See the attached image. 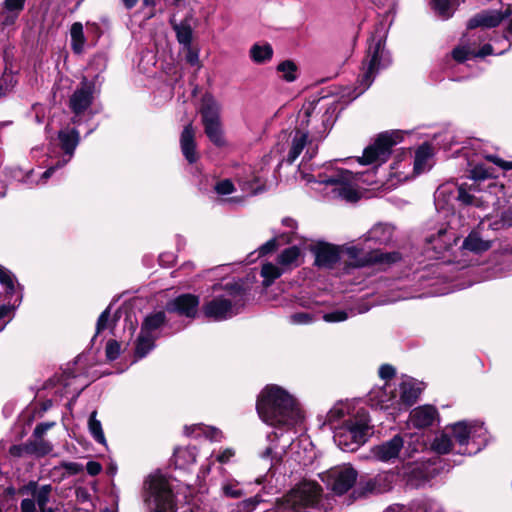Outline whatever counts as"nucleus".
<instances>
[{"mask_svg":"<svg viewBox=\"0 0 512 512\" xmlns=\"http://www.w3.org/2000/svg\"><path fill=\"white\" fill-rule=\"evenodd\" d=\"M256 409L261 420L275 428L267 436L268 446L259 454L273 467L282 460L287 448L296 446L293 430L302 422L303 415L294 396L278 385L262 389Z\"/></svg>","mask_w":512,"mask_h":512,"instance_id":"1","label":"nucleus"},{"mask_svg":"<svg viewBox=\"0 0 512 512\" xmlns=\"http://www.w3.org/2000/svg\"><path fill=\"white\" fill-rule=\"evenodd\" d=\"M326 424L333 429V438L343 451H355L372 434L367 411L353 401H339L327 412Z\"/></svg>","mask_w":512,"mask_h":512,"instance_id":"2","label":"nucleus"},{"mask_svg":"<svg viewBox=\"0 0 512 512\" xmlns=\"http://www.w3.org/2000/svg\"><path fill=\"white\" fill-rule=\"evenodd\" d=\"M362 177V174H354L349 170L329 165L317 175L306 176V179L309 183L324 185V191L332 198L356 201L358 199L356 183Z\"/></svg>","mask_w":512,"mask_h":512,"instance_id":"3","label":"nucleus"},{"mask_svg":"<svg viewBox=\"0 0 512 512\" xmlns=\"http://www.w3.org/2000/svg\"><path fill=\"white\" fill-rule=\"evenodd\" d=\"M221 288L223 292L215 295L203 306L205 316L216 321L233 317L245 304V292L238 283L228 282L224 286L216 284L213 292H218Z\"/></svg>","mask_w":512,"mask_h":512,"instance_id":"4","label":"nucleus"},{"mask_svg":"<svg viewBox=\"0 0 512 512\" xmlns=\"http://www.w3.org/2000/svg\"><path fill=\"white\" fill-rule=\"evenodd\" d=\"M315 108L314 103H308L298 114V125L291 133L287 146L286 161L289 164L294 163L303 151L304 161L311 160L317 153V145L309 138L311 131L308 129Z\"/></svg>","mask_w":512,"mask_h":512,"instance_id":"5","label":"nucleus"},{"mask_svg":"<svg viewBox=\"0 0 512 512\" xmlns=\"http://www.w3.org/2000/svg\"><path fill=\"white\" fill-rule=\"evenodd\" d=\"M389 63L390 57L385 50L383 36L373 37L362 63L353 98L364 93L373 83L379 70L388 66Z\"/></svg>","mask_w":512,"mask_h":512,"instance_id":"6","label":"nucleus"},{"mask_svg":"<svg viewBox=\"0 0 512 512\" xmlns=\"http://www.w3.org/2000/svg\"><path fill=\"white\" fill-rule=\"evenodd\" d=\"M341 256L347 262V268H359L368 265H391L401 259V255L397 251L382 252L379 249H373L371 245L364 246L345 245L341 247Z\"/></svg>","mask_w":512,"mask_h":512,"instance_id":"7","label":"nucleus"},{"mask_svg":"<svg viewBox=\"0 0 512 512\" xmlns=\"http://www.w3.org/2000/svg\"><path fill=\"white\" fill-rule=\"evenodd\" d=\"M454 441L459 445V453H465L469 444L474 445V452L482 450L489 442L490 435L484 423L477 420L458 421L447 426Z\"/></svg>","mask_w":512,"mask_h":512,"instance_id":"8","label":"nucleus"},{"mask_svg":"<svg viewBox=\"0 0 512 512\" xmlns=\"http://www.w3.org/2000/svg\"><path fill=\"white\" fill-rule=\"evenodd\" d=\"M144 500L150 512H175L172 489L162 475L153 474L148 477Z\"/></svg>","mask_w":512,"mask_h":512,"instance_id":"9","label":"nucleus"},{"mask_svg":"<svg viewBox=\"0 0 512 512\" xmlns=\"http://www.w3.org/2000/svg\"><path fill=\"white\" fill-rule=\"evenodd\" d=\"M20 493L27 496L21 501L22 512H58V508L54 506V489L50 484L30 482Z\"/></svg>","mask_w":512,"mask_h":512,"instance_id":"10","label":"nucleus"},{"mask_svg":"<svg viewBox=\"0 0 512 512\" xmlns=\"http://www.w3.org/2000/svg\"><path fill=\"white\" fill-rule=\"evenodd\" d=\"M222 105L211 95H205L200 108L202 124L209 140L218 147L226 145L221 123Z\"/></svg>","mask_w":512,"mask_h":512,"instance_id":"11","label":"nucleus"},{"mask_svg":"<svg viewBox=\"0 0 512 512\" xmlns=\"http://www.w3.org/2000/svg\"><path fill=\"white\" fill-rule=\"evenodd\" d=\"M403 135L400 131L385 132L380 134L375 141L364 149L363 156L357 161L362 165H374L375 167L384 163L394 145L401 142Z\"/></svg>","mask_w":512,"mask_h":512,"instance_id":"12","label":"nucleus"},{"mask_svg":"<svg viewBox=\"0 0 512 512\" xmlns=\"http://www.w3.org/2000/svg\"><path fill=\"white\" fill-rule=\"evenodd\" d=\"M165 321L164 311L153 312L144 318L135 347V356L138 359L145 357L153 350L155 340L160 336V331Z\"/></svg>","mask_w":512,"mask_h":512,"instance_id":"13","label":"nucleus"},{"mask_svg":"<svg viewBox=\"0 0 512 512\" xmlns=\"http://www.w3.org/2000/svg\"><path fill=\"white\" fill-rule=\"evenodd\" d=\"M357 471L350 465L333 467L320 475L323 483L336 495L348 492L356 483Z\"/></svg>","mask_w":512,"mask_h":512,"instance_id":"14","label":"nucleus"},{"mask_svg":"<svg viewBox=\"0 0 512 512\" xmlns=\"http://www.w3.org/2000/svg\"><path fill=\"white\" fill-rule=\"evenodd\" d=\"M58 139L60 142L61 149L64 151L63 157L57 161L56 164L50 166L43 174L41 179L45 182L52 174L62 167H64L73 157L74 151L79 144L80 136L79 132L74 128H66L60 130L58 133Z\"/></svg>","mask_w":512,"mask_h":512,"instance_id":"15","label":"nucleus"},{"mask_svg":"<svg viewBox=\"0 0 512 512\" xmlns=\"http://www.w3.org/2000/svg\"><path fill=\"white\" fill-rule=\"evenodd\" d=\"M96 93L95 83L83 78L69 99V107L75 115L85 112L94 100Z\"/></svg>","mask_w":512,"mask_h":512,"instance_id":"16","label":"nucleus"},{"mask_svg":"<svg viewBox=\"0 0 512 512\" xmlns=\"http://www.w3.org/2000/svg\"><path fill=\"white\" fill-rule=\"evenodd\" d=\"M423 390V383L409 376H402L397 387L396 394L400 410L413 405Z\"/></svg>","mask_w":512,"mask_h":512,"instance_id":"17","label":"nucleus"},{"mask_svg":"<svg viewBox=\"0 0 512 512\" xmlns=\"http://www.w3.org/2000/svg\"><path fill=\"white\" fill-rule=\"evenodd\" d=\"M396 386L390 383L377 390H373L370 394V400L373 404L383 410H391V414L400 412V406L397 399Z\"/></svg>","mask_w":512,"mask_h":512,"instance_id":"18","label":"nucleus"},{"mask_svg":"<svg viewBox=\"0 0 512 512\" xmlns=\"http://www.w3.org/2000/svg\"><path fill=\"white\" fill-rule=\"evenodd\" d=\"M403 439L401 436L396 435L392 439L385 441L371 449L372 456L382 462H389L399 456L403 448Z\"/></svg>","mask_w":512,"mask_h":512,"instance_id":"19","label":"nucleus"},{"mask_svg":"<svg viewBox=\"0 0 512 512\" xmlns=\"http://www.w3.org/2000/svg\"><path fill=\"white\" fill-rule=\"evenodd\" d=\"M199 298L192 294H183L167 304V311L194 318L198 311Z\"/></svg>","mask_w":512,"mask_h":512,"instance_id":"20","label":"nucleus"},{"mask_svg":"<svg viewBox=\"0 0 512 512\" xmlns=\"http://www.w3.org/2000/svg\"><path fill=\"white\" fill-rule=\"evenodd\" d=\"M341 248L321 243L315 248V263L320 267L330 268L341 258Z\"/></svg>","mask_w":512,"mask_h":512,"instance_id":"21","label":"nucleus"},{"mask_svg":"<svg viewBox=\"0 0 512 512\" xmlns=\"http://www.w3.org/2000/svg\"><path fill=\"white\" fill-rule=\"evenodd\" d=\"M437 415L435 407L431 405L419 406L411 411L409 423L416 428H425L433 424Z\"/></svg>","mask_w":512,"mask_h":512,"instance_id":"22","label":"nucleus"},{"mask_svg":"<svg viewBox=\"0 0 512 512\" xmlns=\"http://www.w3.org/2000/svg\"><path fill=\"white\" fill-rule=\"evenodd\" d=\"M393 232L394 229L389 224H376L364 235L363 242L364 244L386 245L392 240Z\"/></svg>","mask_w":512,"mask_h":512,"instance_id":"23","label":"nucleus"},{"mask_svg":"<svg viewBox=\"0 0 512 512\" xmlns=\"http://www.w3.org/2000/svg\"><path fill=\"white\" fill-rule=\"evenodd\" d=\"M282 225L287 228V231L281 233L278 237H276V238L268 241L266 244H264L260 248V253L262 255L272 251L275 248L277 241L283 240L286 243H291L298 239L297 233L295 232L298 225L294 219L284 218L282 220Z\"/></svg>","mask_w":512,"mask_h":512,"instance_id":"24","label":"nucleus"},{"mask_svg":"<svg viewBox=\"0 0 512 512\" xmlns=\"http://www.w3.org/2000/svg\"><path fill=\"white\" fill-rule=\"evenodd\" d=\"M510 15V11L507 9L505 14H501L497 11L482 12L471 18L467 24L469 29L477 27L492 28L496 27L505 17Z\"/></svg>","mask_w":512,"mask_h":512,"instance_id":"25","label":"nucleus"},{"mask_svg":"<svg viewBox=\"0 0 512 512\" xmlns=\"http://www.w3.org/2000/svg\"><path fill=\"white\" fill-rule=\"evenodd\" d=\"M195 133L196 132L192 124H188L184 127L180 137L182 153L189 163H194L198 159V154L196 152Z\"/></svg>","mask_w":512,"mask_h":512,"instance_id":"26","label":"nucleus"},{"mask_svg":"<svg viewBox=\"0 0 512 512\" xmlns=\"http://www.w3.org/2000/svg\"><path fill=\"white\" fill-rule=\"evenodd\" d=\"M456 199V186L446 183L438 187L434 194L435 207L438 211L452 209V201Z\"/></svg>","mask_w":512,"mask_h":512,"instance_id":"27","label":"nucleus"},{"mask_svg":"<svg viewBox=\"0 0 512 512\" xmlns=\"http://www.w3.org/2000/svg\"><path fill=\"white\" fill-rule=\"evenodd\" d=\"M184 433L185 435L194 438L203 436L212 442H220L224 438L221 430L216 427L207 426L204 424H192L190 426H185Z\"/></svg>","mask_w":512,"mask_h":512,"instance_id":"28","label":"nucleus"},{"mask_svg":"<svg viewBox=\"0 0 512 512\" xmlns=\"http://www.w3.org/2000/svg\"><path fill=\"white\" fill-rule=\"evenodd\" d=\"M428 242L437 253H442L456 243V236L446 229H440L436 236L429 237Z\"/></svg>","mask_w":512,"mask_h":512,"instance_id":"29","label":"nucleus"},{"mask_svg":"<svg viewBox=\"0 0 512 512\" xmlns=\"http://www.w3.org/2000/svg\"><path fill=\"white\" fill-rule=\"evenodd\" d=\"M273 48L269 43H255L249 50V57L255 64H265L273 57Z\"/></svg>","mask_w":512,"mask_h":512,"instance_id":"30","label":"nucleus"},{"mask_svg":"<svg viewBox=\"0 0 512 512\" xmlns=\"http://www.w3.org/2000/svg\"><path fill=\"white\" fill-rule=\"evenodd\" d=\"M431 157H432V149L429 145L420 146L416 153L414 159V171L417 174H420L431 167Z\"/></svg>","mask_w":512,"mask_h":512,"instance_id":"31","label":"nucleus"},{"mask_svg":"<svg viewBox=\"0 0 512 512\" xmlns=\"http://www.w3.org/2000/svg\"><path fill=\"white\" fill-rule=\"evenodd\" d=\"M394 475L382 473L367 482L366 489L369 492L383 493L391 489Z\"/></svg>","mask_w":512,"mask_h":512,"instance_id":"32","label":"nucleus"},{"mask_svg":"<svg viewBox=\"0 0 512 512\" xmlns=\"http://www.w3.org/2000/svg\"><path fill=\"white\" fill-rule=\"evenodd\" d=\"M491 241L481 238L478 232H471L463 242V248L475 253H482L489 250Z\"/></svg>","mask_w":512,"mask_h":512,"instance_id":"33","label":"nucleus"},{"mask_svg":"<svg viewBox=\"0 0 512 512\" xmlns=\"http://www.w3.org/2000/svg\"><path fill=\"white\" fill-rule=\"evenodd\" d=\"M453 438L451 433L447 431V426L439 435H437L432 443V449L439 454H446L453 450Z\"/></svg>","mask_w":512,"mask_h":512,"instance_id":"34","label":"nucleus"},{"mask_svg":"<svg viewBox=\"0 0 512 512\" xmlns=\"http://www.w3.org/2000/svg\"><path fill=\"white\" fill-rule=\"evenodd\" d=\"M300 249L297 246H291L278 256V264L284 269H289L292 266L299 264Z\"/></svg>","mask_w":512,"mask_h":512,"instance_id":"35","label":"nucleus"},{"mask_svg":"<svg viewBox=\"0 0 512 512\" xmlns=\"http://www.w3.org/2000/svg\"><path fill=\"white\" fill-rule=\"evenodd\" d=\"M197 452L194 447H181L177 448L174 452V459L176 465L185 467L193 464L196 461Z\"/></svg>","mask_w":512,"mask_h":512,"instance_id":"36","label":"nucleus"},{"mask_svg":"<svg viewBox=\"0 0 512 512\" xmlns=\"http://www.w3.org/2000/svg\"><path fill=\"white\" fill-rule=\"evenodd\" d=\"M30 456L40 458L50 454L53 450V445L44 440L43 438H35L28 441Z\"/></svg>","mask_w":512,"mask_h":512,"instance_id":"37","label":"nucleus"},{"mask_svg":"<svg viewBox=\"0 0 512 512\" xmlns=\"http://www.w3.org/2000/svg\"><path fill=\"white\" fill-rule=\"evenodd\" d=\"M456 5V0H431L432 9L443 19L452 16Z\"/></svg>","mask_w":512,"mask_h":512,"instance_id":"38","label":"nucleus"},{"mask_svg":"<svg viewBox=\"0 0 512 512\" xmlns=\"http://www.w3.org/2000/svg\"><path fill=\"white\" fill-rule=\"evenodd\" d=\"M221 494L227 498L238 499L244 495V491L237 480L227 479L221 484Z\"/></svg>","mask_w":512,"mask_h":512,"instance_id":"39","label":"nucleus"},{"mask_svg":"<svg viewBox=\"0 0 512 512\" xmlns=\"http://www.w3.org/2000/svg\"><path fill=\"white\" fill-rule=\"evenodd\" d=\"M178 42L184 47H189L192 42V28L186 21L173 26Z\"/></svg>","mask_w":512,"mask_h":512,"instance_id":"40","label":"nucleus"},{"mask_svg":"<svg viewBox=\"0 0 512 512\" xmlns=\"http://www.w3.org/2000/svg\"><path fill=\"white\" fill-rule=\"evenodd\" d=\"M70 35L72 41V49L75 53H81L83 51L85 43L82 24L79 22L74 23L71 27Z\"/></svg>","mask_w":512,"mask_h":512,"instance_id":"41","label":"nucleus"},{"mask_svg":"<svg viewBox=\"0 0 512 512\" xmlns=\"http://www.w3.org/2000/svg\"><path fill=\"white\" fill-rule=\"evenodd\" d=\"M284 271L285 270L282 267H278L275 264H264L261 269V276L264 278V286H270L275 279L279 278L284 273Z\"/></svg>","mask_w":512,"mask_h":512,"instance_id":"42","label":"nucleus"},{"mask_svg":"<svg viewBox=\"0 0 512 512\" xmlns=\"http://www.w3.org/2000/svg\"><path fill=\"white\" fill-rule=\"evenodd\" d=\"M97 412L93 411L88 420V428L92 437L100 444L106 445V438L101 422L96 418Z\"/></svg>","mask_w":512,"mask_h":512,"instance_id":"43","label":"nucleus"},{"mask_svg":"<svg viewBox=\"0 0 512 512\" xmlns=\"http://www.w3.org/2000/svg\"><path fill=\"white\" fill-rule=\"evenodd\" d=\"M277 71L281 73V77L287 82H293L297 79V66L291 60L279 63Z\"/></svg>","mask_w":512,"mask_h":512,"instance_id":"44","label":"nucleus"},{"mask_svg":"<svg viewBox=\"0 0 512 512\" xmlns=\"http://www.w3.org/2000/svg\"><path fill=\"white\" fill-rule=\"evenodd\" d=\"M472 190H476V188L470 186L467 190L463 185L458 187L456 186V199L464 205L478 206L479 203L477 199L470 193Z\"/></svg>","mask_w":512,"mask_h":512,"instance_id":"45","label":"nucleus"},{"mask_svg":"<svg viewBox=\"0 0 512 512\" xmlns=\"http://www.w3.org/2000/svg\"><path fill=\"white\" fill-rule=\"evenodd\" d=\"M0 283L5 288L7 294L16 292L17 283L10 271L0 266Z\"/></svg>","mask_w":512,"mask_h":512,"instance_id":"46","label":"nucleus"},{"mask_svg":"<svg viewBox=\"0 0 512 512\" xmlns=\"http://www.w3.org/2000/svg\"><path fill=\"white\" fill-rule=\"evenodd\" d=\"M492 177H494V170L483 164H478L471 170V178L474 180H484Z\"/></svg>","mask_w":512,"mask_h":512,"instance_id":"47","label":"nucleus"},{"mask_svg":"<svg viewBox=\"0 0 512 512\" xmlns=\"http://www.w3.org/2000/svg\"><path fill=\"white\" fill-rule=\"evenodd\" d=\"M236 450L232 447L221 448L216 454L215 459L220 464H227L235 457Z\"/></svg>","mask_w":512,"mask_h":512,"instance_id":"48","label":"nucleus"},{"mask_svg":"<svg viewBox=\"0 0 512 512\" xmlns=\"http://www.w3.org/2000/svg\"><path fill=\"white\" fill-rule=\"evenodd\" d=\"M349 317L348 313L344 310H335L332 312L325 313L323 320L329 323L343 322Z\"/></svg>","mask_w":512,"mask_h":512,"instance_id":"49","label":"nucleus"},{"mask_svg":"<svg viewBox=\"0 0 512 512\" xmlns=\"http://www.w3.org/2000/svg\"><path fill=\"white\" fill-rule=\"evenodd\" d=\"M26 0H4L3 7L6 11L17 16L24 8Z\"/></svg>","mask_w":512,"mask_h":512,"instance_id":"50","label":"nucleus"},{"mask_svg":"<svg viewBox=\"0 0 512 512\" xmlns=\"http://www.w3.org/2000/svg\"><path fill=\"white\" fill-rule=\"evenodd\" d=\"M399 167L400 164L398 162L392 165L391 169L393 172L391 173V177L389 179V187L395 186L397 183H400L407 179L406 173L403 171H399Z\"/></svg>","mask_w":512,"mask_h":512,"instance_id":"51","label":"nucleus"},{"mask_svg":"<svg viewBox=\"0 0 512 512\" xmlns=\"http://www.w3.org/2000/svg\"><path fill=\"white\" fill-rule=\"evenodd\" d=\"M76 499L81 504H88L89 506L93 507L92 503V493L90 490L86 487H78L76 489Z\"/></svg>","mask_w":512,"mask_h":512,"instance_id":"52","label":"nucleus"},{"mask_svg":"<svg viewBox=\"0 0 512 512\" xmlns=\"http://www.w3.org/2000/svg\"><path fill=\"white\" fill-rule=\"evenodd\" d=\"M452 55L456 61L463 62L470 57H474V51L465 46H460L453 50Z\"/></svg>","mask_w":512,"mask_h":512,"instance_id":"53","label":"nucleus"},{"mask_svg":"<svg viewBox=\"0 0 512 512\" xmlns=\"http://www.w3.org/2000/svg\"><path fill=\"white\" fill-rule=\"evenodd\" d=\"M290 321L293 324H300V325L310 324L313 322V316L306 312H298V313H294L290 316Z\"/></svg>","mask_w":512,"mask_h":512,"instance_id":"54","label":"nucleus"},{"mask_svg":"<svg viewBox=\"0 0 512 512\" xmlns=\"http://www.w3.org/2000/svg\"><path fill=\"white\" fill-rule=\"evenodd\" d=\"M215 191L219 195H228V194H231L232 192H234V185L230 180L225 179V180L219 181L215 185Z\"/></svg>","mask_w":512,"mask_h":512,"instance_id":"55","label":"nucleus"},{"mask_svg":"<svg viewBox=\"0 0 512 512\" xmlns=\"http://www.w3.org/2000/svg\"><path fill=\"white\" fill-rule=\"evenodd\" d=\"M9 454L13 457L30 456L28 442H26L25 444L11 446L9 449Z\"/></svg>","mask_w":512,"mask_h":512,"instance_id":"56","label":"nucleus"},{"mask_svg":"<svg viewBox=\"0 0 512 512\" xmlns=\"http://www.w3.org/2000/svg\"><path fill=\"white\" fill-rule=\"evenodd\" d=\"M120 354V344L116 340H110L106 345V356L109 360H115Z\"/></svg>","mask_w":512,"mask_h":512,"instance_id":"57","label":"nucleus"},{"mask_svg":"<svg viewBox=\"0 0 512 512\" xmlns=\"http://www.w3.org/2000/svg\"><path fill=\"white\" fill-rule=\"evenodd\" d=\"M15 83L13 81L12 77H3L0 79V97L5 96L7 93H9Z\"/></svg>","mask_w":512,"mask_h":512,"instance_id":"58","label":"nucleus"},{"mask_svg":"<svg viewBox=\"0 0 512 512\" xmlns=\"http://www.w3.org/2000/svg\"><path fill=\"white\" fill-rule=\"evenodd\" d=\"M110 317L109 309L104 310L98 318L96 325V332L99 334L101 331L108 327V321Z\"/></svg>","mask_w":512,"mask_h":512,"instance_id":"59","label":"nucleus"},{"mask_svg":"<svg viewBox=\"0 0 512 512\" xmlns=\"http://www.w3.org/2000/svg\"><path fill=\"white\" fill-rule=\"evenodd\" d=\"M186 49V60L189 64L195 66L199 64V54L196 50H194L191 45L189 47H185Z\"/></svg>","mask_w":512,"mask_h":512,"instance_id":"60","label":"nucleus"},{"mask_svg":"<svg viewBox=\"0 0 512 512\" xmlns=\"http://www.w3.org/2000/svg\"><path fill=\"white\" fill-rule=\"evenodd\" d=\"M54 425V423H40L38 424L35 429H34V432H33V436L35 438H43L44 434L50 429L52 428Z\"/></svg>","mask_w":512,"mask_h":512,"instance_id":"61","label":"nucleus"},{"mask_svg":"<svg viewBox=\"0 0 512 512\" xmlns=\"http://www.w3.org/2000/svg\"><path fill=\"white\" fill-rule=\"evenodd\" d=\"M86 470L89 475L96 476L101 472L102 466L96 461H89L86 465Z\"/></svg>","mask_w":512,"mask_h":512,"instance_id":"62","label":"nucleus"},{"mask_svg":"<svg viewBox=\"0 0 512 512\" xmlns=\"http://www.w3.org/2000/svg\"><path fill=\"white\" fill-rule=\"evenodd\" d=\"M394 374L395 369L390 365H382L379 369V375L382 379H390Z\"/></svg>","mask_w":512,"mask_h":512,"instance_id":"63","label":"nucleus"},{"mask_svg":"<svg viewBox=\"0 0 512 512\" xmlns=\"http://www.w3.org/2000/svg\"><path fill=\"white\" fill-rule=\"evenodd\" d=\"M384 512H412V507L402 504H393L387 507Z\"/></svg>","mask_w":512,"mask_h":512,"instance_id":"64","label":"nucleus"}]
</instances>
